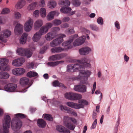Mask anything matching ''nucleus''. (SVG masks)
<instances>
[{
	"label": "nucleus",
	"mask_w": 133,
	"mask_h": 133,
	"mask_svg": "<svg viewBox=\"0 0 133 133\" xmlns=\"http://www.w3.org/2000/svg\"><path fill=\"white\" fill-rule=\"evenodd\" d=\"M90 61V60L89 58L85 57L79 60H75L74 61L75 62L83 64L84 66L76 63L70 64L67 66V71L71 72L79 71L78 76L75 79L79 80L83 82L86 81L92 73L90 70L83 69L85 67L87 68L90 67L91 65L89 63Z\"/></svg>",
	"instance_id": "obj_1"
},
{
	"label": "nucleus",
	"mask_w": 133,
	"mask_h": 133,
	"mask_svg": "<svg viewBox=\"0 0 133 133\" xmlns=\"http://www.w3.org/2000/svg\"><path fill=\"white\" fill-rule=\"evenodd\" d=\"M78 37L77 34H75L69 37L67 41L64 42L62 44V46L64 47L60 46L52 48L51 49L52 52L55 53H60L67 49H71L73 48V46L71 44L74 40Z\"/></svg>",
	"instance_id": "obj_2"
},
{
	"label": "nucleus",
	"mask_w": 133,
	"mask_h": 133,
	"mask_svg": "<svg viewBox=\"0 0 133 133\" xmlns=\"http://www.w3.org/2000/svg\"><path fill=\"white\" fill-rule=\"evenodd\" d=\"M11 119L10 116L5 115L3 121V133H8L9 128L10 126Z\"/></svg>",
	"instance_id": "obj_3"
},
{
	"label": "nucleus",
	"mask_w": 133,
	"mask_h": 133,
	"mask_svg": "<svg viewBox=\"0 0 133 133\" xmlns=\"http://www.w3.org/2000/svg\"><path fill=\"white\" fill-rule=\"evenodd\" d=\"M65 97L67 99L72 101H76L80 99L82 95L78 94L73 92H66L64 95Z\"/></svg>",
	"instance_id": "obj_4"
},
{
	"label": "nucleus",
	"mask_w": 133,
	"mask_h": 133,
	"mask_svg": "<svg viewBox=\"0 0 133 133\" xmlns=\"http://www.w3.org/2000/svg\"><path fill=\"white\" fill-rule=\"evenodd\" d=\"M11 34V31L8 29L4 30L2 31L1 33V44H2L3 45L2 46H4V44L6 42L7 39L5 38H1V37L3 36L5 38H8L10 36Z\"/></svg>",
	"instance_id": "obj_5"
},
{
	"label": "nucleus",
	"mask_w": 133,
	"mask_h": 133,
	"mask_svg": "<svg viewBox=\"0 0 133 133\" xmlns=\"http://www.w3.org/2000/svg\"><path fill=\"white\" fill-rule=\"evenodd\" d=\"M65 36L64 34H60L58 38L53 40L50 42V46L51 47H54L59 45L63 41V38Z\"/></svg>",
	"instance_id": "obj_6"
},
{
	"label": "nucleus",
	"mask_w": 133,
	"mask_h": 133,
	"mask_svg": "<svg viewBox=\"0 0 133 133\" xmlns=\"http://www.w3.org/2000/svg\"><path fill=\"white\" fill-rule=\"evenodd\" d=\"M34 21L32 19L30 18L25 22L24 25V31L26 32H29L32 28Z\"/></svg>",
	"instance_id": "obj_7"
},
{
	"label": "nucleus",
	"mask_w": 133,
	"mask_h": 133,
	"mask_svg": "<svg viewBox=\"0 0 133 133\" xmlns=\"http://www.w3.org/2000/svg\"><path fill=\"white\" fill-rule=\"evenodd\" d=\"M13 24L16 25L15 26L14 30V32L15 35H18L22 33L23 32V25L19 23H18L17 21H14Z\"/></svg>",
	"instance_id": "obj_8"
},
{
	"label": "nucleus",
	"mask_w": 133,
	"mask_h": 133,
	"mask_svg": "<svg viewBox=\"0 0 133 133\" xmlns=\"http://www.w3.org/2000/svg\"><path fill=\"white\" fill-rule=\"evenodd\" d=\"M9 60L6 58H1V70L8 71L10 69L9 66L7 65Z\"/></svg>",
	"instance_id": "obj_9"
},
{
	"label": "nucleus",
	"mask_w": 133,
	"mask_h": 133,
	"mask_svg": "<svg viewBox=\"0 0 133 133\" xmlns=\"http://www.w3.org/2000/svg\"><path fill=\"white\" fill-rule=\"evenodd\" d=\"M17 87L16 84H7L4 87V89L7 91L13 92L16 91Z\"/></svg>",
	"instance_id": "obj_10"
},
{
	"label": "nucleus",
	"mask_w": 133,
	"mask_h": 133,
	"mask_svg": "<svg viewBox=\"0 0 133 133\" xmlns=\"http://www.w3.org/2000/svg\"><path fill=\"white\" fill-rule=\"evenodd\" d=\"M25 60V59L23 57L19 58L13 60L12 64L15 66L19 67L23 64Z\"/></svg>",
	"instance_id": "obj_11"
},
{
	"label": "nucleus",
	"mask_w": 133,
	"mask_h": 133,
	"mask_svg": "<svg viewBox=\"0 0 133 133\" xmlns=\"http://www.w3.org/2000/svg\"><path fill=\"white\" fill-rule=\"evenodd\" d=\"M92 51L91 48L88 46H85L80 48L79 50V54L82 55H85L89 54Z\"/></svg>",
	"instance_id": "obj_12"
},
{
	"label": "nucleus",
	"mask_w": 133,
	"mask_h": 133,
	"mask_svg": "<svg viewBox=\"0 0 133 133\" xmlns=\"http://www.w3.org/2000/svg\"><path fill=\"white\" fill-rule=\"evenodd\" d=\"M12 73L16 76H21L23 75L25 72V70L23 68H16L13 69Z\"/></svg>",
	"instance_id": "obj_13"
},
{
	"label": "nucleus",
	"mask_w": 133,
	"mask_h": 133,
	"mask_svg": "<svg viewBox=\"0 0 133 133\" xmlns=\"http://www.w3.org/2000/svg\"><path fill=\"white\" fill-rule=\"evenodd\" d=\"M22 125V122L20 120L17 121H12L11 123V126L12 129H14L15 128L16 131L19 129Z\"/></svg>",
	"instance_id": "obj_14"
},
{
	"label": "nucleus",
	"mask_w": 133,
	"mask_h": 133,
	"mask_svg": "<svg viewBox=\"0 0 133 133\" xmlns=\"http://www.w3.org/2000/svg\"><path fill=\"white\" fill-rule=\"evenodd\" d=\"M87 88L86 86L83 85H76L74 86V90L76 91L84 92L87 91Z\"/></svg>",
	"instance_id": "obj_15"
},
{
	"label": "nucleus",
	"mask_w": 133,
	"mask_h": 133,
	"mask_svg": "<svg viewBox=\"0 0 133 133\" xmlns=\"http://www.w3.org/2000/svg\"><path fill=\"white\" fill-rule=\"evenodd\" d=\"M66 104L70 107L76 109L83 108L84 107V105L82 104H77L72 102H68L66 103Z\"/></svg>",
	"instance_id": "obj_16"
},
{
	"label": "nucleus",
	"mask_w": 133,
	"mask_h": 133,
	"mask_svg": "<svg viewBox=\"0 0 133 133\" xmlns=\"http://www.w3.org/2000/svg\"><path fill=\"white\" fill-rule=\"evenodd\" d=\"M85 37L84 36L81 37L76 39L73 42V45L74 46L81 45L85 42Z\"/></svg>",
	"instance_id": "obj_17"
},
{
	"label": "nucleus",
	"mask_w": 133,
	"mask_h": 133,
	"mask_svg": "<svg viewBox=\"0 0 133 133\" xmlns=\"http://www.w3.org/2000/svg\"><path fill=\"white\" fill-rule=\"evenodd\" d=\"M26 4V0H19L15 5V8L17 9H21Z\"/></svg>",
	"instance_id": "obj_18"
},
{
	"label": "nucleus",
	"mask_w": 133,
	"mask_h": 133,
	"mask_svg": "<svg viewBox=\"0 0 133 133\" xmlns=\"http://www.w3.org/2000/svg\"><path fill=\"white\" fill-rule=\"evenodd\" d=\"M66 56L65 54H60L53 55L50 57V60L55 61L60 60Z\"/></svg>",
	"instance_id": "obj_19"
},
{
	"label": "nucleus",
	"mask_w": 133,
	"mask_h": 133,
	"mask_svg": "<svg viewBox=\"0 0 133 133\" xmlns=\"http://www.w3.org/2000/svg\"><path fill=\"white\" fill-rule=\"evenodd\" d=\"M59 13L56 11H52L49 12L46 16V18L48 21L52 20L54 18V16L56 15L58 16Z\"/></svg>",
	"instance_id": "obj_20"
},
{
	"label": "nucleus",
	"mask_w": 133,
	"mask_h": 133,
	"mask_svg": "<svg viewBox=\"0 0 133 133\" xmlns=\"http://www.w3.org/2000/svg\"><path fill=\"white\" fill-rule=\"evenodd\" d=\"M43 24V21L41 19L37 20L35 22L34 27L35 30H38L40 27H41Z\"/></svg>",
	"instance_id": "obj_21"
},
{
	"label": "nucleus",
	"mask_w": 133,
	"mask_h": 133,
	"mask_svg": "<svg viewBox=\"0 0 133 133\" xmlns=\"http://www.w3.org/2000/svg\"><path fill=\"white\" fill-rule=\"evenodd\" d=\"M56 129L57 131L60 132L59 133H70V131L61 125H58L56 127Z\"/></svg>",
	"instance_id": "obj_22"
},
{
	"label": "nucleus",
	"mask_w": 133,
	"mask_h": 133,
	"mask_svg": "<svg viewBox=\"0 0 133 133\" xmlns=\"http://www.w3.org/2000/svg\"><path fill=\"white\" fill-rule=\"evenodd\" d=\"M56 34L53 32H50L48 33L45 35V38L47 41H49L55 37Z\"/></svg>",
	"instance_id": "obj_23"
},
{
	"label": "nucleus",
	"mask_w": 133,
	"mask_h": 133,
	"mask_svg": "<svg viewBox=\"0 0 133 133\" xmlns=\"http://www.w3.org/2000/svg\"><path fill=\"white\" fill-rule=\"evenodd\" d=\"M42 35L38 32H36L34 35L32 39L34 42H37L39 41L41 38Z\"/></svg>",
	"instance_id": "obj_24"
},
{
	"label": "nucleus",
	"mask_w": 133,
	"mask_h": 133,
	"mask_svg": "<svg viewBox=\"0 0 133 133\" xmlns=\"http://www.w3.org/2000/svg\"><path fill=\"white\" fill-rule=\"evenodd\" d=\"M28 34L24 33L23 34L19 39V43L21 44H24L26 42Z\"/></svg>",
	"instance_id": "obj_25"
},
{
	"label": "nucleus",
	"mask_w": 133,
	"mask_h": 133,
	"mask_svg": "<svg viewBox=\"0 0 133 133\" xmlns=\"http://www.w3.org/2000/svg\"><path fill=\"white\" fill-rule=\"evenodd\" d=\"M47 5L49 8L53 9L55 8L56 6L57 3L54 0H50L48 2Z\"/></svg>",
	"instance_id": "obj_26"
},
{
	"label": "nucleus",
	"mask_w": 133,
	"mask_h": 133,
	"mask_svg": "<svg viewBox=\"0 0 133 133\" xmlns=\"http://www.w3.org/2000/svg\"><path fill=\"white\" fill-rule=\"evenodd\" d=\"M70 3L68 0H60L58 2L59 5L63 6H68L70 5Z\"/></svg>",
	"instance_id": "obj_27"
},
{
	"label": "nucleus",
	"mask_w": 133,
	"mask_h": 133,
	"mask_svg": "<svg viewBox=\"0 0 133 133\" xmlns=\"http://www.w3.org/2000/svg\"><path fill=\"white\" fill-rule=\"evenodd\" d=\"M64 124L65 126L71 130H74L75 127V125L70 122L64 121Z\"/></svg>",
	"instance_id": "obj_28"
},
{
	"label": "nucleus",
	"mask_w": 133,
	"mask_h": 133,
	"mask_svg": "<svg viewBox=\"0 0 133 133\" xmlns=\"http://www.w3.org/2000/svg\"><path fill=\"white\" fill-rule=\"evenodd\" d=\"M46 122L42 119H38L37 121L38 125L40 127L43 128L46 125Z\"/></svg>",
	"instance_id": "obj_29"
},
{
	"label": "nucleus",
	"mask_w": 133,
	"mask_h": 133,
	"mask_svg": "<svg viewBox=\"0 0 133 133\" xmlns=\"http://www.w3.org/2000/svg\"><path fill=\"white\" fill-rule=\"evenodd\" d=\"M25 50V48H20L17 49L16 52L18 55L22 56H24Z\"/></svg>",
	"instance_id": "obj_30"
},
{
	"label": "nucleus",
	"mask_w": 133,
	"mask_h": 133,
	"mask_svg": "<svg viewBox=\"0 0 133 133\" xmlns=\"http://www.w3.org/2000/svg\"><path fill=\"white\" fill-rule=\"evenodd\" d=\"M37 4V3L36 2L30 4L27 7V10L29 11L33 10L36 8Z\"/></svg>",
	"instance_id": "obj_31"
},
{
	"label": "nucleus",
	"mask_w": 133,
	"mask_h": 133,
	"mask_svg": "<svg viewBox=\"0 0 133 133\" xmlns=\"http://www.w3.org/2000/svg\"><path fill=\"white\" fill-rule=\"evenodd\" d=\"M25 51L24 56H26L27 58H29L32 55V53L29 49L25 48Z\"/></svg>",
	"instance_id": "obj_32"
},
{
	"label": "nucleus",
	"mask_w": 133,
	"mask_h": 133,
	"mask_svg": "<svg viewBox=\"0 0 133 133\" xmlns=\"http://www.w3.org/2000/svg\"><path fill=\"white\" fill-rule=\"evenodd\" d=\"M64 62V61H63L55 62H48L47 64L49 66L53 67L56 66L59 64L63 63Z\"/></svg>",
	"instance_id": "obj_33"
},
{
	"label": "nucleus",
	"mask_w": 133,
	"mask_h": 133,
	"mask_svg": "<svg viewBox=\"0 0 133 133\" xmlns=\"http://www.w3.org/2000/svg\"><path fill=\"white\" fill-rule=\"evenodd\" d=\"M71 10V8L69 7H62L60 9L61 12L64 14L69 13Z\"/></svg>",
	"instance_id": "obj_34"
},
{
	"label": "nucleus",
	"mask_w": 133,
	"mask_h": 133,
	"mask_svg": "<svg viewBox=\"0 0 133 133\" xmlns=\"http://www.w3.org/2000/svg\"><path fill=\"white\" fill-rule=\"evenodd\" d=\"M48 31V30L44 25L40 28L38 32L42 35L46 34Z\"/></svg>",
	"instance_id": "obj_35"
},
{
	"label": "nucleus",
	"mask_w": 133,
	"mask_h": 133,
	"mask_svg": "<svg viewBox=\"0 0 133 133\" xmlns=\"http://www.w3.org/2000/svg\"><path fill=\"white\" fill-rule=\"evenodd\" d=\"M38 75V74L36 72L32 71L28 72L26 74L27 76L30 78L36 76Z\"/></svg>",
	"instance_id": "obj_36"
},
{
	"label": "nucleus",
	"mask_w": 133,
	"mask_h": 133,
	"mask_svg": "<svg viewBox=\"0 0 133 133\" xmlns=\"http://www.w3.org/2000/svg\"><path fill=\"white\" fill-rule=\"evenodd\" d=\"M40 15L42 17L44 18L45 17L46 15V11L45 8H41L40 10Z\"/></svg>",
	"instance_id": "obj_37"
},
{
	"label": "nucleus",
	"mask_w": 133,
	"mask_h": 133,
	"mask_svg": "<svg viewBox=\"0 0 133 133\" xmlns=\"http://www.w3.org/2000/svg\"><path fill=\"white\" fill-rule=\"evenodd\" d=\"M30 83L29 78L26 77H23L20 78L19 83Z\"/></svg>",
	"instance_id": "obj_38"
},
{
	"label": "nucleus",
	"mask_w": 133,
	"mask_h": 133,
	"mask_svg": "<svg viewBox=\"0 0 133 133\" xmlns=\"http://www.w3.org/2000/svg\"><path fill=\"white\" fill-rule=\"evenodd\" d=\"M9 76V74L5 72H1V78L7 79Z\"/></svg>",
	"instance_id": "obj_39"
},
{
	"label": "nucleus",
	"mask_w": 133,
	"mask_h": 133,
	"mask_svg": "<svg viewBox=\"0 0 133 133\" xmlns=\"http://www.w3.org/2000/svg\"><path fill=\"white\" fill-rule=\"evenodd\" d=\"M21 84V85L24 88V89H23L21 91V92H25L27 90L26 89L29 88L31 85H29V84Z\"/></svg>",
	"instance_id": "obj_40"
},
{
	"label": "nucleus",
	"mask_w": 133,
	"mask_h": 133,
	"mask_svg": "<svg viewBox=\"0 0 133 133\" xmlns=\"http://www.w3.org/2000/svg\"><path fill=\"white\" fill-rule=\"evenodd\" d=\"M43 116H44V118L45 119L50 121L53 120V118L51 115L46 114H44Z\"/></svg>",
	"instance_id": "obj_41"
},
{
	"label": "nucleus",
	"mask_w": 133,
	"mask_h": 133,
	"mask_svg": "<svg viewBox=\"0 0 133 133\" xmlns=\"http://www.w3.org/2000/svg\"><path fill=\"white\" fill-rule=\"evenodd\" d=\"M15 118H24L26 117V116L24 114L21 113H18L15 114Z\"/></svg>",
	"instance_id": "obj_42"
},
{
	"label": "nucleus",
	"mask_w": 133,
	"mask_h": 133,
	"mask_svg": "<svg viewBox=\"0 0 133 133\" xmlns=\"http://www.w3.org/2000/svg\"><path fill=\"white\" fill-rule=\"evenodd\" d=\"M14 16L15 19H18L21 18V15L19 12L16 11L14 13Z\"/></svg>",
	"instance_id": "obj_43"
},
{
	"label": "nucleus",
	"mask_w": 133,
	"mask_h": 133,
	"mask_svg": "<svg viewBox=\"0 0 133 133\" xmlns=\"http://www.w3.org/2000/svg\"><path fill=\"white\" fill-rule=\"evenodd\" d=\"M97 22L98 24L101 25H103L104 22L103 18L101 17H98L97 19Z\"/></svg>",
	"instance_id": "obj_44"
},
{
	"label": "nucleus",
	"mask_w": 133,
	"mask_h": 133,
	"mask_svg": "<svg viewBox=\"0 0 133 133\" xmlns=\"http://www.w3.org/2000/svg\"><path fill=\"white\" fill-rule=\"evenodd\" d=\"M91 29L93 30L96 31H99V27L96 25H91L90 26Z\"/></svg>",
	"instance_id": "obj_45"
},
{
	"label": "nucleus",
	"mask_w": 133,
	"mask_h": 133,
	"mask_svg": "<svg viewBox=\"0 0 133 133\" xmlns=\"http://www.w3.org/2000/svg\"><path fill=\"white\" fill-rule=\"evenodd\" d=\"M53 26V23L50 22H48L46 23L44 26L49 31V29L52 28Z\"/></svg>",
	"instance_id": "obj_46"
},
{
	"label": "nucleus",
	"mask_w": 133,
	"mask_h": 133,
	"mask_svg": "<svg viewBox=\"0 0 133 133\" xmlns=\"http://www.w3.org/2000/svg\"><path fill=\"white\" fill-rule=\"evenodd\" d=\"M52 23L55 25L57 26L60 25L62 22L61 20L56 19L54 20L53 21Z\"/></svg>",
	"instance_id": "obj_47"
},
{
	"label": "nucleus",
	"mask_w": 133,
	"mask_h": 133,
	"mask_svg": "<svg viewBox=\"0 0 133 133\" xmlns=\"http://www.w3.org/2000/svg\"><path fill=\"white\" fill-rule=\"evenodd\" d=\"M53 86L54 87H59L63 88H66V87L63 84H52Z\"/></svg>",
	"instance_id": "obj_48"
},
{
	"label": "nucleus",
	"mask_w": 133,
	"mask_h": 133,
	"mask_svg": "<svg viewBox=\"0 0 133 133\" xmlns=\"http://www.w3.org/2000/svg\"><path fill=\"white\" fill-rule=\"evenodd\" d=\"M73 3L76 6H79L81 4V2L79 0H72Z\"/></svg>",
	"instance_id": "obj_49"
},
{
	"label": "nucleus",
	"mask_w": 133,
	"mask_h": 133,
	"mask_svg": "<svg viewBox=\"0 0 133 133\" xmlns=\"http://www.w3.org/2000/svg\"><path fill=\"white\" fill-rule=\"evenodd\" d=\"M33 15L35 17H37L39 15V11L38 10H36L33 12Z\"/></svg>",
	"instance_id": "obj_50"
},
{
	"label": "nucleus",
	"mask_w": 133,
	"mask_h": 133,
	"mask_svg": "<svg viewBox=\"0 0 133 133\" xmlns=\"http://www.w3.org/2000/svg\"><path fill=\"white\" fill-rule=\"evenodd\" d=\"M52 30L53 32L54 33L56 34V33L59 31L60 30V28L58 27H55L53 28L52 29Z\"/></svg>",
	"instance_id": "obj_51"
},
{
	"label": "nucleus",
	"mask_w": 133,
	"mask_h": 133,
	"mask_svg": "<svg viewBox=\"0 0 133 133\" xmlns=\"http://www.w3.org/2000/svg\"><path fill=\"white\" fill-rule=\"evenodd\" d=\"M39 5L41 7H44L45 5V1L44 0H40L39 2Z\"/></svg>",
	"instance_id": "obj_52"
},
{
	"label": "nucleus",
	"mask_w": 133,
	"mask_h": 133,
	"mask_svg": "<svg viewBox=\"0 0 133 133\" xmlns=\"http://www.w3.org/2000/svg\"><path fill=\"white\" fill-rule=\"evenodd\" d=\"M9 12L10 11L9 9L5 8L3 9L1 12V14H6L9 13Z\"/></svg>",
	"instance_id": "obj_53"
},
{
	"label": "nucleus",
	"mask_w": 133,
	"mask_h": 133,
	"mask_svg": "<svg viewBox=\"0 0 133 133\" xmlns=\"http://www.w3.org/2000/svg\"><path fill=\"white\" fill-rule=\"evenodd\" d=\"M67 32L68 34H71L74 33L75 31L74 28H69L67 31Z\"/></svg>",
	"instance_id": "obj_54"
},
{
	"label": "nucleus",
	"mask_w": 133,
	"mask_h": 133,
	"mask_svg": "<svg viewBox=\"0 0 133 133\" xmlns=\"http://www.w3.org/2000/svg\"><path fill=\"white\" fill-rule=\"evenodd\" d=\"M59 108L61 109L62 110H67L68 111L69 109L70 110L71 109L69 108L68 109L66 107H64L62 105H60Z\"/></svg>",
	"instance_id": "obj_55"
},
{
	"label": "nucleus",
	"mask_w": 133,
	"mask_h": 133,
	"mask_svg": "<svg viewBox=\"0 0 133 133\" xmlns=\"http://www.w3.org/2000/svg\"><path fill=\"white\" fill-rule=\"evenodd\" d=\"M79 103H80L79 104H82L83 105V104L85 105H87L88 104V102L86 100L83 99H81V100L79 101Z\"/></svg>",
	"instance_id": "obj_56"
},
{
	"label": "nucleus",
	"mask_w": 133,
	"mask_h": 133,
	"mask_svg": "<svg viewBox=\"0 0 133 133\" xmlns=\"http://www.w3.org/2000/svg\"><path fill=\"white\" fill-rule=\"evenodd\" d=\"M97 122V119H95L94 121V122L92 124V125L91 127V129H94L96 126V124Z\"/></svg>",
	"instance_id": "obj_57"
},
{
	"label": "nucleus",
	"mask_w": 133,
	"mask_h": 133,
	"mask_svg": "<svg viewBox=\"0 0 133 133\" xmlns=\"http://www.w3.org/2000/svg\"><path fill=\"white\" fill-rule=\"evenodd\" d=\"M114 25L116 28L118 29H119L120 28V24L119 23L118 21H116L114 23Z\"/></svg>",
	"instance_id": "obj_58"
},
{
	"label": "nucleus",
	"mask_w": 133,
	"mask_h": 133,
	"mask_svg": "<svg viewBox=\"0 0 133 133\" xmlns=\"http://www.w3.org/2000/svg\"><path fill=\"white\" fill-rule=\"evenodd\" d=\"M123 58L124 61L126 62H128L129 59V57L126 54L124 55Z\"/></svg>",
	"instance_id": "obj_59"
},
{
	"label": "nucleus",
	"mask_w": 133,
	"mask_h": 133,
	"mask_svg": "<svg viewBox=\"0 0 133 133\" xmlns=\"http://www.w3.org/2000/svg\"><path fill=\"white\" fill-rule=\"evenodd\" d=\"M28 66L29 68L30 69H35L36 68V67H34V64L33 63H29Z\"/></svg>",
	"instance_id": "obj_60"
},
{
	"label": "nucleus",
	"mask_w": 133,
	"mask_h": 133,
	"mask_svg": "<svg viewBox=\"0 0 133 133\" xmlns=\"http://www.w3.org/2000/svg\"><path fill=\"white\" fill-rule=\"evenodd\" d=\"M52 101L53 102L52 103L55 105L57 106L59 104V102L56 101L55 99H53Z\"/></svg>",
	"instance_id": "obj_61"
},
{
	"label": "nucleus",
	"mask_w": 133,
	"mask_h": 133,
	"mask_svg": "<svg viewBox=\"0 0 133 133\" xmlns=\"http://www.w3.org/2000/svg\"><path fill=\"white\" fill-rule=\"evenodd\" d=\"M48 49V47L47 46H45L43 48V50H41L40 51V53L41 54H43L44 53L46 50Z\"/></svg>",
	"instance_id": "obj_62"
},
{
	"label": "nucleus",
	"mask_w": 133,
	"mask_h": 133,
	"mask_svg": "<svg viewBox=\"0 0 133 133\" xmlns=\"http://www.w3.org/2000/svg\"><path fill=\"white\" fill-rule=\"evenodd\" d=\"M61 26L62 28H67L69 27V25L67 23H65L63 24H62Z\"/></svg>",
	"instance_id": "obj_63"
},
{
	"label": "nucleus",
	"mask_w": 133,
	"mask_h": 133,
	"mask_svg": "<svg viewBox=\"0 0 133 133\" xmlns=\"http://www.w3.org/2000/svg\"><path fill=\"white\" fill-rule=\"evenodd\" d=\"M70 20L69 17H66L64 18L63 19V21L64 22H67L68 21Z\"/></svg>",
	"instance_id": "obj_64"
}]
</instances>
